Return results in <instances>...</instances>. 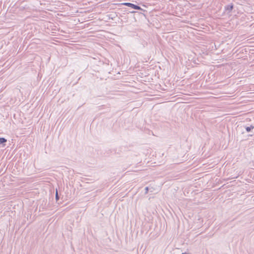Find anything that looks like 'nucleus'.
<instances>
[{"label":"nucleus","mask_w":254,"mask_h":254,"mask_svg":"<svg viewBox=\"0 0 254 254\" xmlns=\"http://www.w3.org/2000/svg\"><path fill=\"white\" fill-rule=\"evenodd\" d=\"M58 15L61 16H64L63 14H58Z\"/></svg>","instance_id":"6"},{"label":"nucleus","mask_w":254,"mask_h":254,"mask_svg":"<svg viewBox=\"0 0 254 254\" xmlns=\"http://www.w3.org/2000/svg\"><path fill=\"white\" fill-rule=\"evenodd\" d=\"M225 8L226 10L229 12L231 11L233 8V5L232 3L228 4L225 7Z\"/></svg>","instance_id":"2"},{"label":"nucleus","mask_w":254,"mask_h":254,"mask_svg":"<svg viewBox=\"0 0 254 254\" xmlns=\"http://www.w3.org/2000/svg\"><path fill=\"white\" fill-rule=\"evenodd\" d=\"M122 4L128 6L130 8V9H133L135 10H139V11H136L134 10L131 11L130 10H127V14H129V13H130L134 14V15L142 14L143 16H146V15L148 14V11L147 10L142 9L139 6L136 5L135 4L130 2H125L122 3Z\"/></svg>","instance_id":"1"},{"label":"nucleus","mask_w":254,"mask_h":254,"mask_svg":"<svg viewBox=\"0 0 254 254\" xmlns=\"http://www.w3.org/2000/svg\"><path fill=\"white\" fill-rule=\"evenodd\" d=\"M254 128V127H247L246 128V130H247V131H248V132H249V131H251V129H252V128Z\"/></svg>","instance_id":"4"},{"label":"nucleus","mask_w":254,"mask_h":254,"mask_svg":"<svg viewBox=\"0 0 254 254\" xmlns=\"http://www.w3.org/2000/svg\"><path fill=\"white\" fill-rule=\"evenodd\" d=\"M6 141V140L4 138H0V143H3Z\"/></svg>","instance_id":"3"},{"label":"nucleus","mask_w":254,"mask_h":254,"mask_svg":"<svg viewBox=\"0 0 254 254\" xmlns=\"http://www.w3.org/2000/svg\"><path fill=\"white\" fill-rule=\"evenodd\" d=\"M56 197L57 199H59L58 195V191H56Z\"/></svg>","instance_id":"5"}]
</instances>
